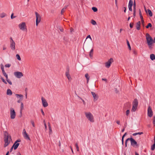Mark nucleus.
<instances>
[{"label":"nucleus","mask_w":155,"mask_h":155,"mask_svg":"<svg viewBox=\"0 0 155 155\" xmlns=\"http://www.w3.org/2000/svg\"><path fill=\"white\" fill-rule=\"evenodd\" d=\"M146 38L149 48L150 49H152V46L154 43L153 40L152 38L150 36L148 33H147L146 35Z\"/></svg>","instance_id":"nucleus-1"},{"label":"nucleus","mask_w":155,"mask_h":155,"mask_svg":"<svg viewBox=\"0 0 155 155\" xmlns=\"http://www.w3.org/2000/svg\"><path fill=\"white\" fill-rule=\"evenodd\" d=\"M4 136V140L5 144L4 145V147H5L9 144L12 139L11 137L10 136H9L8 134L7 133H6L5 134Z\"/></svg>","instance_id":"nucleus-2"},{"label":"nucleus","mask_w":155,"mask_h":155,"mask_svg":"<svg viewBox=\"0 0 155 155\" xmlns=\"http://www.w3.org/2000/svg\"><path fill=\"white\" fill-rule=\"evenodd\" d=\"M84 114L86 118L91 122H94V116L90 112H85Z\"/></svg>","instance_id":"nucleus-3"},{"label":"nucleus","mask_w":155,"mask_h":155,"mask_svg":"<svg viewBox=\"0 0 155 155\" xmlns=\"http://www.w3.org/2000/svg\"><path fill=\"white\" fill-rule=\"evenodd\" d=\"M18 26L21 30L24 31H27V27L25 22H22L20 23L18 25Z\"/></svg>","instance_id":"nucleus-4"},{"label":"nucleus","mask_w":155,"mask_h":155,"mask_svg":"<svg viewBox=\"0 0 155 155\" xmlns=\"http://www.w3.org/2000/svg\"><path fill=\"white\" fill-rule=\"evenodd\" d=\"M133 106L131 109V111L135 112L137 108L138 105V101L137 99H134L133 102Z\"/></svg>","instance_id":"nucleus-5"},{"label":"nucleus","mask_w":155,"mask_h":155,"mask_svg":"<svg viewBox=\"0 0 155 155\" xmlns=\"http://www.w3.org/2000/svg\"><path fill=\"white\" fill-rule=\"evenodd\" d=\"M128 140L130 141L131 144L133 147L137 145V142L134 139L132 138H128L125 141V144L126 147L127 146V143Z\"/></svg>","instance_id":"nucleus-6"},{"label":"nucleus","mask_w":155,"mask_h":155,"mask_svg":"<svg viewBox=\"0 0 155 155\" xmlns=\"http://www.w3.org/2000/svg\"><path fill=\"white\" fill-rule=\"evenodd\" d=\"M36 18V25L38 26V24L39 23H40L41 21V17L40 15L36 12H35V13Z\"/></svg>","instance_id":"nucleus-7"},{"label":"nucleus","mask_w":155,"mask_h":155,"mask_svg":"<svg viewBox=\"0 0 155 155\" xmlns=\"http://www.w3.org/2000/svg\"><path fill=\"white\" fill-rule=\"evenodd\" d=\"M14 74L18 78H20L23 76V73L20 71H15L14 72Z\"/></svg>","instance_id":"nucleus-8"},{"label":"nucleus","mask_w":155,"mask_h":155,"mask_svg":"<svg viewBox=\"0 0 155 155\" xmlns=\"http://www.w3.org/2000/svg\"><path fill=\"white\" fill-rule=\"evenodd\" d=\"M10 117L12 119H14L16 116L15 112L14 109L12 108H11L10 109Z\"/></svg>","instance_id":"nucleus-9"},{"label":"nucleus","mask_w":155,"mask_h":155,"mask_svg":"<svg viewBox=\"0 0 155 155\" xmlns=\"http://www.w3.org/2000/svg\"><path fill=\"white\" fill-rule=\"evenodd\" d=\"M15 96L18 99L17 101V102L18 103H21L23 100V95L21 94H16Z\"/></svg>","instance_id":"nucleus-10"},{"label":"nucleus","mask_w":155,"mask_h":155,"mask_svg":"<svg viewBox=\"0 0 155 155\" xmlns=\"http://www.w3.org/2000/svg\"><path fill=\"white\" fill-rule=\"evenodd\" d=\"M10 39V48L12 50H14L15 49V43L12 38H11Z\"/></svg>","instance_id":"nucleus-11"},{"label":"nucleus","mask_w":155,"mask_h":155,"mask_svg":"<svg viewBox=\"0 0 155 155\" xmlns=\"http://www.w3.org/2000/svg\"><path fill=\"white\" fill-rule=\"evenodd\" d=\"M114 60L112 58H110L108 61L105 63V66L107 68H109L111 64L113 62Z\"/></svg>","instance_id":"nucleus-12"},{"label":"nucleus","mask_w":155,"mask_h":155,"mask_svg":"<svg viewBox=\"0 0 155 155\" xmlns=\"http://www.w3.org/2000/svg\"><path fill=\"white\" fill-rule=\"evenodd\" d=\"M153 115V112L151 107L150 106H149L147 109V115L150 117H151Z\"/></svg>","instance_id":"nucleus-13"},{"label":"nucleus","mask_w":155,"mask_h":155,"mask_svg":"<svg viewBox=\"0 0 155 155\" xmlns=\"http://www.w3.org/2000/svg\"><path fill=\"white\" fill-rule=\"evenodd\" d=\"M23 135L24 138L27 140H30V139L29 136V135L26 133L25 130L24 129L23 131Z\"/></svg>","instance_id":"nucleus-14"},{"label":"nucleus","mask_w":155,"mask_h":155,"mask_svg":"<svg viewBox=\"0 0 155 155\" xmlns=\"http://www.w3.org/2000/svg\"><path fill=\"white\" fill-rule=\"evenodd\" d=\"M41 100L42 103L43 107H47L48 105V104L45 99L43 97H42L41 98Z\"/></svg>","instance_id":"nucleus-15"},{"label":"nucleus","mask_w":155,"mask_h":155,"mask_svg":"<svg viewBox=\"0 0 155 155\" xmlns=\"http://www.w3.org/2000/svg\"><path fill=\"white\" fill-rule=\"evenodd\" d=\"M3 74L6 78V81L8 83V84L11 85L12 84V81L8 78V74L5 72L3 73Z\"/></svg>","instance_id":"nucleus-16"},{"label":"nucleus","mask_w":155,"mask_h":155,"mask_svg":"<svg viewBox=\"0 0 155 155\" xmlns=\"http://www.w3.org/2000/svg\"><path fill=\"white\" fill-rule=\"evenodd\" d=\"M91 93L94 98V101H96L98 98V95L94 92H92Z\"/></svg>","instance_id":"nucleus-17"},{"label":"nucleus","mask_w":155,"mask_h":155,"mask_svg":"<svg viewBox=\"0 0 155 155\" xmlns=\"http://www.w3.org/2000/svg\"><path fill=\"white\" fill-rule=\"evenodd\" d=\"M65 75L68 79V80L70 81L72 79L71 77L69 71V70H68L65 73Z\"/></svg>","instance_id":"nucleus-18"},{"label":"nucleus","mask_w":155,"mask_h":155,"mask_svg":"<svg viewBox=\"0 0 155 155\" xmlns=\"http://www.w3.org/2000/svg\"><path fill=\"white\" fill-rule=\"evenodd\" d=\"M145 11L146 13L147 14H149L150 17L152 16L153 14L152 12L150 9H146L145 8Z\"/></svg>","instance_id":"nucleus-19"},{"label":"nucleus","mask_w":155,"mask_h":155,"mask_svg":"<svg viewBox=\"0 0 155 155\" xmlns=\"http://www.w3.org/2000/svg\"><path fill=\"white\" fill-rule=\"evenodd\" d=\"M19 145V143L15 142V143H14V144H13V145L12 146L13 147H14V150L16 149L18 147Z\"/></svg>","instance_id":"nucleus-20"},{"label":"nucleus","mask_w":155,"mask_h":155,"mask_svg":"<svg viewBox=\"0 0 155 155\" xmlns=\"http://www.w3.org/2000/svg\"><path fill=\"white\" fill-rule=\"evenodd\" d=\"M140 21L138 22L136 24V27L138 30H139L140 29Z\"/></svg>","instance_id":"nucleus-21"},{"label":"nucleus","mask_w":155,"mask_h":155,"mask_svg":"<svg viewBox=\"0 0 155 155\" xmlns=\"http://www.w3.org/2000/svg\"><path fill=\"white\" fill-rule=\"evenodd\" d=\"M6 93L8 95H11L12 94V92L10 89H8L7 90Z\"/></svg>","instance_id":"nucleus-22"},{"label":"nucleus","mask_w":155,"mask_h":155,"mask_svg":"<svg viewBox=\"0 0 155 155\" xmlns=\"http://www.w3.org/2000/svg\"><path fill=\"white\" fill-rule=\"evenodd\" d=\"M150 58L151 60L152 61L155 60V55L153 54H151L150 55Z\"/></svg>","instance_id":"nucleus-23"},{"label":"nucleus","mask_w":155,"mask_h":155,"mask_svg":"<svg viewBox=\"0 0 155 155\" xmlns=\"http://www.w3.org/2000/svg\"><path fill=\"white\" fill-rule=\"evenodd\" d=\"M6 15V14L3 12L0 14V17L2 18L5 17Z\"/></svg>","instance_id":"nucleus-24"},{"label":"nucleus","mask_w":155,"mask_h":155,"mask_svg":"<svg viewBox=\"0 0 155 155\" xmlns=\"http://www.w3.org/2000/svg\"><path fill=\"white\" fill-rule=\"evenodd\" d=\"M48 125L49 127V134H51L52 133V130L51 128V127L50 123L48 122Z\"/></svg>","instance_id":"nucleus-25"},{"label":"nucleus","mask_w":155,"mask_h":155,"mask_svg":"<svg viewBox=\"0 0 155 155\" xmlns=\"http://www.w3.org/2000/svg\"><path fill=\"white\" fill-rule=\"evenodd\" d=\"M85 77L87 79V83H88L90 78V76L87 73L85 75Z\"/></svg>","instance_id":"nucleus-26"},{"label":"nucleus","mask_w":155,"mask_h":155,"mask_svg":"<svg viewBox=\"0 0 155 155\" xmlns=\"http://www.w3.org/2000/svg\"><path fill=\"white\" fill-rule=\"evenodd\" d=\"M133 4V2L132 0H130L129 2L128 7H132Z\"/></svg>","instance_id":"nucleus-27"},{"label":"nucleus","mask_w":155,"mask_h":155,"mask_svg":"<svg viewBox=\"0 0 155 155\" xmlns=\"http://www.w3.org/2000/svg\"><path fill=\"white\" fill-rule=\"evenodd\" d=\"M21 105L20 107V113H21L22 111L24 108V105L23 103L22 102H21Z\"/></svg>","instance_id":"nucleus-28"},{"label":"nucleus","mask_w":155,"mask_h":155,"mask_svg":"<svg viewBox=\"0 0 155 155\" xmlns=\"http://www.w3.org/2000/svg\"><path fill=\"white\" fill-rule=\"evenodd\" d=\"M0 79L5 84H7V81H6L4 78L2 76L0 77Z\"/></svg>","instance_id":"nucleus-29"},{"label":"nucleus","mask_w":155,"mask_h":155,"mask_svg":"<svg viewBox=\"0 0 155 155\" xmlns=\"http://www.w3.org/2000/svg\"><path fill=\"white\" fill-rule=\"evenodd\" d=\"M93 49H92L90 51V52L89 55V56L91 57H92L93 54Z\"/></svg>","instance_id":"nucleus-30"},{"label":"nucleus","mask_w":155,"mask_h":155,"mask_svg":"<svg viewBox=\"0 0 155 155\" xmlns=\"http://www.w3.org/2000/svg\"><path fill=\"white\" fill-rule=\"evenodd\" d=\"M143 134V133L142 132H138L137 133H134L133 134V135L134 136H135L137 135H141Z\"/></svg>","instance_id":"nucleus-31"},{"label":"nucleus","mask_w":155,"mask_h":155,"mask_svg":"<svg viewBox=\"0 0 155 155\" xmlns=\"http://www.w3.org/2000/svg\"><path fill=\"white\" fill-rule=\"evenodd\" d=\"M127 45L128 46V48L130 50H131V48L130 44V43H129V42L128 41V40H127Z\"/></svg>","instance_id":"nucleus-32"},{"label":"nucleus","mask_w":155,"mask_h":155,"mask_svg":"<svg viewBox=\"0 0 155 155\" xmlns=\"http://www.w3.org/2000/svg\"><path fill=\"white\" fill-rule=\"evenodd\" d=\"M92 9L95 12H97V8L95 7H92Z\"/></svg>","instance_id":"nucleus-33"},{"label":"nucleus","mask_w":155,"mask_h":155,"mask_svg":"<svg viewBox=\"0 0 155 155\" xmlns=\"http://www.w3.org/2000/svg\"><path fill=\"white\" fill-rule=\"evenodd\" d=\"M152 27V25L150 23H149L148 24V25L146 26V28H149V27Z\"/></svg>","instance_id":"nucleus-34"},{"label":"nucleus","mask_w":155,"mask_h":155,"mask_svg":"<svg viewBox=\"0 0 155 155\" xmlns=\"http://www.w3.org/2000/svg\"><path fill=\"white\" fill-rule=\"evenodd\" d=\"M31 124H32L33 127H35V124L34 121L33 120H31Z\"/></svg>","instance_id":"nucleus-35"},{"label":"nucleus","mask_w":155,"mask_h":155,"mask_svg":"<svg viewBox=\"0 0 155 155\" xmlns=\"http://www.w3.org/2000/svg\"><path fill=\"white\" fill-rule=\"evenodd\" d=\"M16 57L17 58V59L18 60H20L21 59V58L20 57V56H19V55L18 54H17L16 55Z\"/></svg>","instance_id":"nucleus-36"},{"label":"nucleus","mask_w":155,"mask_h":155,"mask_svg":"<svg viewBox=\"0 0 155 155\" xmlns=\"http://www.w3.org/2000/svg\"><path fill=\"white\" fill-rule=\"evenodd\" d=\"M75 145L76 147V149H77V151H79V147L78 146V143H76L75 144Z\"/></svg>","instance_id":"nucleus-37"},{"label":"nucleus","mask_w":155,"mask_h":155,"mask_svg":"<svg viewBox=\"0 0 155 155\" xmlns=\"http://www.w3.org/2000/svg\"><path fill=\"white\" fill-rule=\"evenodd\" d=\"M139 14L140 18L142 19L143 18V17L142 15L140 9L139 10Z\"/></svg>","instance_id":"nucleus-38"},{"label":"nucleus","mask_w":155,"mask_h":155,"mask_svg":"<svg viewBox=\"0 0 155 155\" xmlns=\"http://www.w3.org/2000/svg\"><path fill=\"white\" fill-rule=\"evenodd\" d=\"M91 23L93 25H95L96 24V22L95 21L93 20H92Z\"/></svg>","instance_id":"nucleus-39"},{"label":"nucleus","mask_w":155,"mask_h":155,"mask_svg":"<svg viewBox=\"0 0 155 155\" xmlns=\"http://www.w3.org/2000/svg\"><path fill=\"white\" fill-rule=\"evenodd\" d=\"M11 66L10 64H6L5 65V67L7 68H9Z\"/></svg>","instance_id":"nucleus-40"},{"label":"nucleus","mask_w":155,"mask_h":155,"mask_svg":"<svg viewBox=\"0 0 155 155\" xmlns=\"http://www.w3.org/2000/svg\"><path fill=\"white\" fill-rule=\"evenodd\" d=\"M136 3L135 1H134V10H136Z\"/></svg>","instance_id":"nucleus-41"},{"label":"nucleus","mask_w":155,"mask_h":155,"mask_svg":"<svg viewBox=\"0 0 155 155\" xmlns=\"http://www.w3.org/2000/svg\"><path fill=\"white\" fill-rule=\"evenodd\" d=\"M134 25V23H130V26L131 28H132L133 27Z\"/></svg>","instance_id":"nucleus-42"},{"label":"nucleus","mask_w":155,"mask_h":155,"mask_svg":"<svg viewBox=\"0 0 155 155\" xmlns=\"http://www.w3.org/2000/svg\"><path fill=\"white\" fill-rule=\"evenodd\" d=\"M130 113V110H127L126 112V115L128 116Z\"/></svg>","instance_id":"nucleus-43"},{"label":"nucleus","mask_w":155,"mask_h":155,"mask_svg":"<svg viewBox=\"0 0 155 155\" xmlns=\"http://www.w3.org/2000/svg\"><path fill=\"white\" fill-rule=\"evenodd\" d=\"M44 126H45V129L46 130H47V126L46 123L45 122V120L44 121Z\"/></svg>","instance_id":"nucleus-44"},{"label":"nucleus","mask_w":155,"mask_h":155,"mask_svg":"<svg viewBox=\"0 0 155 155\" xmlns=\"http://www.w3.org/2000/svg\"><path fill=\"white\" fill-rule=\"evenodd\" d=\"M80 98L81 99V100L82 101V102H83V104H84V105H85V104H86V103L84 101L83 99L82 98Z\"/></svg>","instance_id":"nucleus-45"},{"label":"nucleus","mask_w":155,"mask_h":155,"mask_svg":"<svg viewBox=\"0 0 155 155\" xmlns=\"http://www.w3.org/2000/svg\"><path fill=\"white\" fill-rule=\"evenodd\" d=\"M13 15H14V14L13 13H12L11 15V18L12 19L14 18H15V16H13Z\"/></svg>","instance_id":"nucleus-46"},{"label":"nucleus","mask_w":155,"mask_h":155,"mask_svg":"<svg viewBox=\"0 0 155 155\" xmlns=\"http://www.w3.org/2000/svg\"><path fill=\"white\" fill-rule=\"evenodd\" d=\"M74 29L72 28H71L70 29V32L71 33H72V32H74Z\"/></svg>","instance_id":"nucleus-47"},{"label":"nucleus","mask_w":155,"mask_h":155,"mask_svg":"<svg viewBox=\"0 0 155 155\" xmlns=\"http://www.w3.org/2000/svg\"><path fill=\"white\" fill-rule=\"evenodd\" d=\"M65 10L63 9V8L61 10V14H62L64 12Z\"/></svg>","instance_id":"nucleus-48"},{"label":"nucleus","mask_w":155,"mask_h":155,"mask_svg":"<svg viewBox=\"0 0 155 155\" xmlns=\"http://www.w3.org/2000/svg\"><path fill=\"white\" fill-rule=\"evenodd\" d=\"M87 38H90L91 40H92V38L90 35H88L87 36L86 38V39H87Z\"/></svg>","instance_id":"nucleus-49"},{"label":"nucleus","mask_w":155,"mask_h":155,"mask_svg":"<svg viewBox=\"0 0 155 155\" xmlns=\"http://www.w3.org/2000/svg\"><path fill=\"white\" fill-rule=\"evenodd\" d=\"M41 111L42 113V115H43V116H44L45 115V113L43 110L42 109H41Z\"/></svg>","instance_id":"nucleus-50"},{"label":"nucleus","mask_w":155,"mask_h":155,"mask_svg":"<svg viewBox=\"0 0 155 155\" xmlns=\"http://www.w3.org/2000/svg\"><path fill=\"white\" fill-rule=\"evenodd\" d=\"M136 15V10H134V16L135 17Z\"/></svg>","instance_id":"nucleus-51"},{"label":"nucleus","mask_w":155,"mask_h":155,"mask_svg":"<svg viewBox=\"0 0 155 155\" xmlns=\"http://www.w3.org/2000/svg\"><path fill=\"white\" fill-rule=\"evenodd\" d=\"M128 8L130 11H132V7H128Z\"/></svg>","instance_id":"nucleus-52"},{"label":"nucleus","mask_w":155,"mask_h":155,"mask_svg":"<svg viewBox=\"0 0 155 155\" xmlns=\"http://www.w3.org/2000/svg\"><path fill=\"white\" fill-rule=\"evenodd\" d=\"M20 141L21 140H18L16 141L15 142L18 143V142H20Z\"/></svg>","instance_id":"nucleus-53"},{"label":"nucleus","mask_w":155,"mask_h":155,"mask_svg":"<svg viewBox=\"0 0 155 155\" xmlns=\"http://www.w3.org/2000/svg\"><path fill=\"white\" fill-rule=\"evenodd\" d=\"M116 123L118 124H120V121L119 120L117 121Z\"/></svg>","instance_id":"nucleus-54"},{"label":"nucleus","mask_w":155,"mask_h":155,"mask_svg":"<svg viewBox=\"0 0 155 155\" xmlns=\"http://www.w3.org/2000/svg\"><path fill=\"white\" fill-rule=\"evenodd\" d=\"M127 133H125L123 135V136H122V137L123 138H124V137L126 136V135H127Z\"/></svg>","instance_id":"nucleus-55"},{"label":"nucleus","mask_w":155,"mask_h":155,"mask_svg":"<svg viewBox=\"0 0 155 155\" xmlns=\"http://www.w3.org/2000/svg\"><path fill=\"white\" fill-rule=\"evenodd\" d=\"M141 19V22H142V24H143L144 23V21L143 20V18L142 19Z\"/></svg>","instance_id":"nucleus-56"},{"label":"nucleus","mask_w":155,"mask_h":155,"mask_svg":"<svg viewBox=\"0 0 155 155\" xmlns=\"http://www.w3.org/2000/svg\"><path fill=\"white\" fill-rule=\"evenodd\" d=\"M102 80L103 81H106H106H107V79H106V78H103L102 79Z\"/></svg>","instance_id":"nucleus-57"},{"label":"nucleus","mask_w":155,"mask_h":155,"mask_svg":"<svg viewBox=\"0 0 155 155\" xmlns=\"http://www.w3.org/2000/svg\"><path fill=\"white\" fill-rule=\"evenodd\" d=\"M60 30V31L61 32H63L64 31V29L63 28H60L59 29Z\"/></svg>","instance_id":"nucleus-58"},{"label":"nucleus","mask_w":155,"mask_h":155,"mask_svg":"<svg viewBox=\"0 0 155 155\" xmlns=\"http://www.w3.org/2000/svg\"><path fill=\"white\" fill-rule=\"evenodd\" d=\"M124 138H123L122 137V144H123V143H124Z\"/></svg>","instance_id":"nucleus-59"},{"label":"nucleus","mask_w":155,"mask_h":155,"mask_svg":"<svg viewBox=\"0 0 155 155\" xmlns=\"http://www.w3.org/2000/svg\"><path fill=\"white\" fill-rule=\"evenodd\" d=\"M1 68L2 70L4 69V66L2 65H1Z\"/></svg>","instance_id":"nucleus-60"},{"label":"nucleus","mask_w":155,"mask_h":155,"mask_svg":"<svg viewBox=\"0 0 155 155\" xmlns=\"http://www.w3.org/2000/svg\"><path fill=\"white\" fill-rule=\"evenodd\" d=\"M67 7V6H65L64 7V8H63V9L65 10L66 9Z\"/></svg>","instance_id":"nucleus-61"},{"label":"nucleus","mask_w":155,"mask_h":155,"mask_svg":"<svg viewBox=\"0 0 155 155\" xmlns=\"http://www.w3.org/2000/svg\"><path fill=\"white\" fill-rule=\"evenodd\" d=\"M13 148H14V147H13V146H12V147H11V149H10V152H11L12 151L13 149Z\"/></svg>","instance_id":"nucleus-62"},{"label":"nucleus","mask_w":155,"mask_h":155,"mask_svg":"<svg viewBox=\"0 0 155 155\" xmlns=\"http://www.w3.org/2000/svg\"><path fill=\"white\" fill-rule=\"evenodd\" d=\"M153 122H155V116L153 117Z\"/></svg>","instance_id":"nucleus-63"},{"label":"nucleus","mask_w":155,"mask_h":155,"mask_svg":"<svg viewBox=\"0 0 155 155\" xmlns=\"http://www.w3.org/2000/svg\"><path fill=\"white\" fill-rule=\"evenodd\" d=\"M17 155H21V154L20 153H19V152H18V153H17Z\"/></svg>","instance_id":"nucleus-64"}]
</instances>
